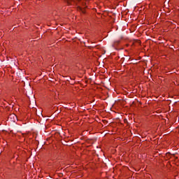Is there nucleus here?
Here are the masks:
<instances>
[{"label":"nucleus","mask_w":179,"mask_h":179,"mask_svg":"<svg viewBox=\"0 0 179 179\" xmlns=\"http://www.w3.org/2000/svg\"><path fill=\"white\" fill-rule=\"evenodd\" d=\"M78 10L82 13H85V9L82 8L81 7H78Z\"/></svg>","instance_id":"1"},{"label":"nucleus","mask_w":179,"mask_h":179,"mask_svg":"<svg viewBox=\"0 0 179 179\" xmlns=\"http://www.w3.org/2000/svg\"><path fill=\"white\" fill-rule=\"evenodd\" d=\"M64 1L68 3V5H71V1L72 0H64Z\"/></svg>","instance_id":"2"},{"label":"nucleus","mask_w":179,"mask_h":179,"mask_svg":"<svg viewBox=\"0 0 179 179\" xmlns=\"http://www.w3.org/2000/svg\"><path fill=\"white\" fill-rule=\"evenodd\" d=\"M78 1H80V0H78Z\"/></svg>","instance_id":"3"}]
</instances>
